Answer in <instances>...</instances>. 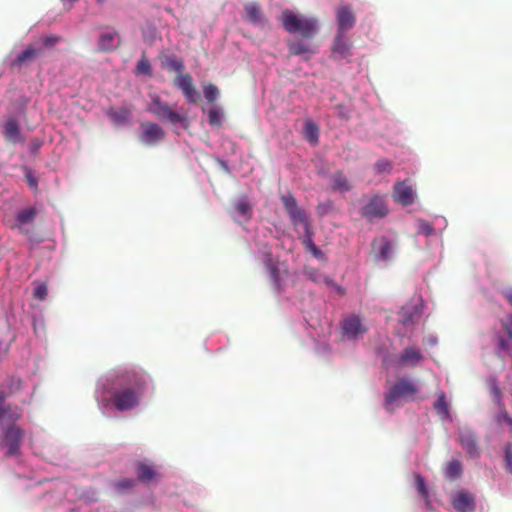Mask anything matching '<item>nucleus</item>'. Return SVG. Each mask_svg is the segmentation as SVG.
Instances as JSON below:
<instances>
[{
	"label": "nucleus",
	"instance_id": "nucleus-20",
	"mask_svg": "<svg viewBox=\"0 0 512 512\" xmlns=\"http://www.w3.org/2000/svg\"><path fill=\"white\" fill-rule=\"evenodd\" d=\"M245 20L253 25H261L264 23V16L261 8L256 2H248L244 5Z\"/></svg>",
	"mask_w": 512,
	"mask_h": 512
},
{
	"label": "nucleus",
	"instance_id": "nucleus-14",
	"mask_svg": "<svg viewBox=\"0 0 512 512\" xmlns=\"http://www.w3.org/2000/svg\"><path fill=\"white\" fill-rule=\"evenodd\" d=\"M415 193L406 182H398L394 186L393 198L403 206L411 205L414 202Z\"/></svg>",
	"mask_w": 512,
	"mask_h": 512
},
{
	"label": "nucleus",
	"instance_id": "nucleus-45",
	"mask_svg": "<svg viewBox=\"0 0 512 512\" xmlns=\"http://www.w3.org/2000/svg\"><path fill=\"white\" fill-rule=\"evenodd\" d=\"M498 409H499V413L496 416L497 422L498 423H502V422L506 423L511 428V431H512V417H510L509 414L507 413L505 404L503 403V408H498Z\"/></svg>",
	"mask_w": 512,
	"mask_h": 512
},
{
	"label": "nucleus",
	"instance_id": "nucleus-30",
	"mask_svg": "<svg viewBox=\"0 0 512 512\" xmlns=\"http://www.w3.org/2000/svg\"><path fill=\"white\" fill-rule=\"evenodd\" d=\"M234 208L239 216L247 220L252 217V206L246 198L239 199L234 204Z\"/></svg>",
	"mask_w": 512,
	"mask_h": 512
},
{
	"label": "nucleus",
	"instance_id": "nucleus-6",
	"mask_svg": "<svg viewBox=\"0 0 512 512\" xmlns=\"http://www.w3.org/2000/svg\"><path fill=\"white\" fill-rule=\"evenodd\" d=\"M417 392L416 386L405 379L399 380L389 391L385 397V408L392 412L394 402L406 396H411Z\"/></svg>",
	"mask_w": 512,
	"mask_h": 512
},
{
	"label": "nucleus",
	"instance_id": "nucleus-11",
	"mask_svg": "<svg viewBox=\"0 0 512 512\" xmlns=\"http://www.w3.org/2000/svg\"><path fill=\"white\" fill-rule=\"evenodd\" d=\"M341 326L343 336L349 340L356 339L359 335L367 332V328L362 324L357 315H350L343 319Z\"/></svg>",
	"mask_w": 512,
	"mask_h": 512
},
{
	"label": "nucleus",
	"instance_id": "nucleus-27",
	"mask_svg": "<svg viewBox=\"0 0 512 512\" xmlns=\"http://www.w3.org/2000/svg\"><path fill=\"white\" fill-rule=\"evenodd\" d=\"M488 388L490 395L493 398V401L497 405L498 408H503V394L501 389L498 386L497 380L495 378H491L488 382Z\"/></svg>",
	"mask_w": 512,
	"mask_h": 512
},
{
	"label": "nucleus",
	"instance_id": "nucleus-44",
	"mask_svg": "<svg viewBox=\"0 0 512 512\" xmlns=\"http://www.w3.org/2000/svg\"><path fill=\"white\" fill-rule=\"evenodd\" d=\"M504 462L507 472L512 474V443H507L504 449Z\"/></svg>",
	"mask_w": 512,
	"mask_h": 512
},
{
	"label": "nucleus",
	"instance_id": "nucleus-7",
	"mask_svg": "<svg viewBox=\"0 0 512 512\" xmlns=\"http://www.w3.org/2000/svg\"><path fill=\"white\" fill-rule=\"evenodd\" d=\"M36 214V209L32 207L18 211L16 214L15 222L9 225L10 229H17L19 233L31 239Z\"/></svg>",
	"mask_w": 512,
	"mask_h": 512
},
{
	"label": "nucleus",
	"instance_id": "nucleus-50",
	"mask_svg": "<svg viewBox=\"0 0 512 512\" xmlns=\"http://www.w3.org/2000/svg\"><path fill=\"white\" fill-rule=\"evenodd\" d=\"M501 326L506 332L507 336L512 339V314L507 315L501 320Z\"/></svg>",
	"mask_w": 512,
	"mask_h": 512
},
{
	"label": "nucleus",
	"instance_id": "nucleus-23",
	"mask_svg": "<svg viewBox=\"0 0 512 512\" xmlns=\"http://www.w3.org/2000/svg\"><path fill=\"white\" fill-rule=\"evenodd\" d=\"M289 54L292 56L313 54L314 50L304 40H291L287 43Z\"/></svg>",
	"mask_w": 512,
	"mask_h": 512
},
{
	"label": "nucleus",
	"instance_id": "nucleus-41",
	"mask_svg": "<svg viewBox=\"0 0 512 512\" xmlns=\"http://www.w3.org/2000/svg\"><path fill=\"white\" fill-rule=\"evenodd\" d=\"M136 71L142 75H149L151 73V65L144 55L138 60Z\"/></svg>",
	"mask_w": 512,
	"mask_h": 512
},
{
	"label": "nucleus",
	"instance_id": "nucleus-48",
	"mask_svg": "<svg viewBox=\"0 0 512 512\" xmlns=\"http://www.w3.org/2000/svg\"><path fill=\"white\" fill-rule=\"evenodd\" d=\"M497 345L501 351H504V352L512 351V339H510L509 337H508V339H506L502 336H499L498 340H497Z\"/></svg>",
	"mask_w": 512,
	"mask_h": 512
},
{
	"label": "nucleus",
	"instance_id": "nucleus-31",
	"mask_svg": "<svg viewBox=\"0 0 512 512\" xmlns=\"http://www.w3.org/2000/svg\"><path fill=\"white\" fill-rule=\"evenodd\" d=\"M333 188L340 191H349L351 185L347 177L342 172H336L332 177Z\"/></svg>",
	"mask_w": 512,
	"mask_h": 512
},
{
	"label": "nucleus",
	"instance_id": "nucleus-52",
	"mask_svg": "<svg viewBox=\"0 0 512 512\" xmlns=\"http://www.w3.org/2000/svg\"><path fill=\"white\" fill-rule=\"evenodd\" d=\"M305 275L314 282H319L322 279V275L313 268H309L305 270Z\"/></svg>",
	"mask_w": 512,
	"mask_h": 512
},
{
	"label": "nucleus",
	"instance_id": "nucleus-24",
	"mask_svg": "<svg viewBox=\"0 0 512 512\" xmlns=\"http://www.w3.org/2000/svg\"><path fill=\"white\" fill-rule=\"evenodd\" d=\"M289 215V218L294 226L296 225H302L304 228V232L311 229L309 218L304 210L301 208H298L297 210L291 212Z\"/></svg>",
	"mask_w": 512,
	"mask_h": 512
},
{
	"label": "nucleus",
	"instance_id": "nucleus-40",
	"mask_svg": "<svg viewBox=\"0 0 512 512\" xmlns=\"http://www.w3.org/2000/svg\"><path fill=\"white\" fill-rule=\"evenodd\" d=\"M204 97L208 102H214L219 94L218 88L213 84H208L203 88Z\"/></svg>",
	"mask_w": 512,
	"mask_h": 512
},
{
	"label": "nucleus",
	"instance_id": "nucleus-19",
	"mask_svg": "<svg viewBox=\"0 0 512 512\" xmlns=\"http://www.w3.org/2000/svg\"><path fill=\"white\" fill-rule=\"evenodd\" d=\"M3 135L6 141L16 144L22 141L20 127L15 118H9L3 125Z\"/></svg>",
	"mask_w": 512,
	"mask_h": 512
},
{
	"label": "nucleus",
	"instance_id": "nucleus-47",
	"mask_svg": "<svg viewBox=\"0 0 512 512\" xmlns=\"http://www.w3.org/2000/svg\"><path fill=\"white\" fill-rule=\"evenodd\" d=\"M374 169L377 173H390L392 170V163L381 159L375 163Z\"/></svg>",
	"mask_w": 512,
	"mask_h": 512
},
{
	"label": "nucleus",
	"instance_id": "nucleus-46",
	"mask_svg": "<svg viewBox=\"0 0 512 512\" xmlns=\"http://www.w3.org/2000/svg\"><path fill=\"white\" fill-rule=\"evenodd\" d=\"M209 124L212 126L222 125V114L217 109H211L208 113Z\"/></svg>",
	"mask_w": 512,
	"mask_h": 512
},
{
	"label": "nucleus",
	"instance_id": "nucleus-53",
	"mask_svg": "<svg viewBox=\"0 0 512 512\" xmlns=\"http://www.w3.org/2000/svg\"><path fill=\"white\" fill-rule=\"evenodd\" d=\"M26 182L31 188H36L38 185L37 178L30 172L27 171L25 174Z\"/></svg>",
	"mask_w": 512,
	"mask_h": 512
},
{
	"label": "nucleus",
	"instance_id": "nucleus-9",
	"mask_svg": "<svg viewBox=\"0 0 512 512\" xmlns=\"http://www.w3.org/2000/svg\"><path fill=\"white\" fill-rule=\"evenodd\" d=\"M140 127L142 130L140 141L145 145L153 146L165 137V131L154 122H143Z\"/></svg>",
	"mask_w": 512,
	"mask_h": 512
},
{
	"label": "nucleus",
	"instance_id": "nucleus-4",
	"mask_svg": "<svg viewBox=\"0 0 512 512\" xmlns=\"http://www.w3.org/2000/svg\"><path fill=\"white\" fill-rule=\"evenodd\" d=\"M147 111L153 114L160 121H167L171 124L183 123L186 117L173 111L167 102L161 100L158 95L151 96V102Z\"/></svg>",
	"mask_w": 512,
	"mask_h": 512
},
{
	"label": "nucleus",
	"instance_id": "nucleus-37",
	"mask_svg": "<svg viewBox=\"0 0 512 512\" xmlns=\"http://www.w3.org/2000/svg\"><path fill=\"white\" fill-rule=\"evenodd\" d=\"M415 485L419 495L429 504V491L424 478L419 474L415 475Z\"/></svg>",
	"mask_w": 512,
	"mask_h": 512
},
{
	"label": "nucleus",
	"instance_id": "nucleus-39",
	"mask_svg": "<svg viewBox=\"0 0 512 512\" xmlns=\"http://www.w3.org/2000/svg\"><path fill=\"white\" fill-rule=\"evenodd\" d=\"M392 253V244L385 238L380 240L379 244V257L382 260H388Z\"/></svg>",
	"mask_w": 512,
	"mask_h": 512
},
{
	"label": "nucleus",
	"instance_id": "nucleus-43",
	"mask_svg": "<svg viewBox=\"0 0 512 512\" xmlns=\"http://www.w3.org/2000/svg\"><path fill=\"white\" fill-rule=\"evenodd\" d=\"M182 93L190 103H196L200 99V94L194 84L182 90Z\"/></svg>",
	"mask_w": 512,
	"mask_h": 512
},
{
	"label": "nucleus",
	"instance_id": "nucleus-18",
	"mask_svg": "<svg viewBox=\"0 0 512 512\" xmlns=\"http://www.w3.org/2000/svg\"><path fill=\"white\" fill-rule=\"evenodd\" d=\"M424 359L420 349L414 347L405 348L399 358L401 366L414 367Z\"/></svg>",
	"mask_w": 512,
	"mask_h": 512
},
{
	"label": "nucleus",
	"instance_id": "nucleus-33",
	"mask_svg": "<svg viewBox=\"0 0 512 512\" xmlns=\"http://www.w3.org/2000/svg\"><path fill=\"white\" fill-rule=\"evenodd\" d=\"M280 199L287 214H290L299 208L296 199L291 193L281 195Z\"/></svg>",
	"mask_w": 512,
	"mask_h": 512
},
{
	"label": "nucleus",
	"instance_id": "nucleus-1",
	"mask_svg": "<svg viewBox=\"0 0 512 512\" xmlns=\"http://www.w3.org/2000/svg\"><path fill=\"white\" fill-rule=\"evenodd\" d=\"M149 377L143 372L129 371L117 378L112 402L118 411L135 408L144 393Z\"/></svg>",
	"mask_w": 512,
	"mask_h": 512
},
{
	"label": "nucleus",
	"instance_id": "nucleus-38",
	"mask_svg": "<svg viewBox=\"0 0 512 512\" xmlns=\"http://www.w3.org/2000/svg\"><path fill=\"white\" fill-rule=\"evenodd\" d=\"M3 388L8 390V392H5V394L9 396L14 392L20 390L21 380L15 377H8L3 384Z\"/></svg>",
	"mask_w": 512,
	"mask_h": 512
},
{
	"label": "nucleus",
	"instance_id": "nucleus-15",
	"mask_svg": "<svg viewBox=\"0 0 512 512\" xmlns=\"http://www.w3.org/2000/svg\"><path fill=\"white\" fill-rule=\"evenodd\" d=\"M43 53L42 47L28 45L26 49L20 53L12 62L11 67L21 69L23 65L35 60Z\"/></svg>",
	"mask_w": 512,
	"mask_h": 512
},
{
	"label": "nucleus",
	"instance_id": "nucleus-16",
	"mask_svg": "<svg viewBox=\"0 0 512 512\" xmlns=\"http://www.w3.org/2000/svg\"><path fill=\"white\" fill-rule=\"evenodd\" d=\"M420 317L421 313L415 305H405L399 311V322L405 327L415 325Z\"/></svg>",
	"mask_w": 512,
	"mask_h": 512
},
{
	"label": "nucleus",
	"instance_id": "nucleus-2",
	"mask_svg": "<svg viewBox=\"0 0 512 512\" xmlns=\"http://www.w3.org/2000/svg\"><path fill=\"white\" fill-rule=\"evenodd\" d=\"M279 20L286 32L300 34L304 39L314 38L319 30L317 18L296 14L289 9L281 13Z\"/></svg>",
	"mask_w": 512,
	"mask_h": 512
},
{
	"label": "nucleus",
	"instance_id": "nucleus-13",
	"mask_svg": "<svg viewBox=\"0 0 512 512\" xmlns=\"http://www.w3.org/2000/svg\"><path fill=\"white\" fill-rule=\"evenodd\" d=\"M453 508L460 512H472L475 509V498L467 490H460L452 496Z\"/></svg>",
	"mask_w": 512,
	"mask_h": 512
},
{
	"label": "nucleus",
	"instance_id": "nucleus-54",
	"mask_svg": "<svg viewBox=\"0 0 512 512\" xmlns=\"http://www.w3.org/2000/svg\"><path fill=\"white\" fill-rule=\"evenodd\" d=\"M503 296L507 302L512 306V287L506 288L502 291Z\"/></svg>",
	"mask_w": 512,
	"mask_h": 512
},
{
	"label": "nucleus",
	"instance_id": "nucleus-17",
	"mask_svg": "<svg viewBox=\"0 0 512 512\" xmlns=\"http://www.w3.org/2000/svg\"><path fill=\"white\" fill-rule=\"evenodd\" d=\"M351 49L352 44L345 33L337 32L332 46L333 53L338 54L341 58H347L352 54Z\"/></svg>",
	"mask_w": 512,
	"mask_h": 512
},
{
	"label": "nucleus",
	"instance_id": "nucleus-51",
	"mask_svg": "<svg viewBox=\"0 0 512 512\" xmlns=\"http://www.w3.org/2000/svg\"><path fill=\"white\" fill-rule=\"evenodd\" d=\"M48 294V290L45 284L38 285L34 290V297L39 300H44Z\"/></svg>",
	"mask_w": 512,
	"mask_h": 512
},
{
	"label": "nucleus",
	"instance_id": "nucleus-29",
	"mask_svg": "<svg viewBox=\"0 0 512 512\" xmlns=\"http://www.w3.org/2000/svg\"><path fill=\"white\" fill-rule=\"evenodd\" d=\"M137 478L140 481L148 482L156 476L155 470L144 463H139L136 469Z\"/></svg>",
	"mask_w": 512,
	"mask_h": 512
},
{
	"label": "nucleus",
	"instance_id": "nucleus-10",
	"mask_svg": "<svg viewBox=\"0 0 512 512\" xmlns=\"http://www.w3.org/2000/svg\"><path fill=\"white\" fill-rule=\"evenodd\" d=\"M459 443L471 458L479 457L477 437L469 427H461L458 430Z\"/></svg>",
	"mask_w": 512,
	"mask_h": 512
},
{
	"label": "nucleus",
	"instance_id": "nucleus-25",
	"mask_svg": "<svg viewBox=\"0 0 512 512\" xmlns=\"http://www.w3.org/2000/svg\"><path fill=\"white\" fill-rule=\"evenodd\" d=\"M433 407L441 419H449L450 418L449 407H448V403L446 400V395L443 391L441 393H439L437 400L434 402Z\"/></svg>",
	"mask_w": 512,
	"mask_h": 512
},
{
	"label": "nucleus",
	"instance_id": "nucleus-26",
	"mask_svg": "<svg viewBox=\"0 0 512 512\" xmlns=\"http://www.w3.org/2000/svg\"><path fill=\"white\" fill-rule=\"evenodd\" d=\"M303 244L308 251L312 253L315 258H323V252L315 245L313 241V232L311 229L304 232Z\"/></svg>",
	"mask_w": 512,
	"mask_h": 512
},
{
	"label": "nucleus",
	"instance_id": "nucleus-49",
	"mask_svg": "<svg viewBox=\"0 0 512 512\" xmlns=\"http://www.w3.org/2000/svg\"><path fill=\"white\" fill-rule=\"evenodd\" d=\"M60 41V37L57 35H46L40 38V42L45 47H52Z\"/></svg>",
	"mask_w": 512,
	"mask_h": 512
},
{
	"label": "nucleus",
	"instance_id": "nucleus-22",
	"mask_svg": "<svg viewBox=\"0 0 512 512\" xmlns=\"http://www.w3.org/2000/svg\"><path fill=\"white\" fill-rule=\"evenodd\" d=\"M132 109L130 107H120L118 109L110 108L106 114L109 119L117 126L126 124L131 117Z\"/></svg>",
	"mask_w": 512,
	"mask_h": 512
},
{
	"label": "nucleus",
	"instance_id": "nucleus-3",
	"mask_svg": "<svg viewBox=\"0 0 512 512\" xmlns=\"http://www.w3.org/2000/svg\"><path fill=\"white\" fill-rule=\"evenodd\" d=\"M24 430L17 425H8L2 428L0 449H5V457L19 456Z\"/></svg>",
	"mask_w": 512,
	"mask_h": 512
},
{
	"label": "nucleus",
	"instance_id": "nucleus-32",
	"mask_svg": "<svg viewBox=\"0 0 512 512\" xmlns=\"http://www.w3.org/2000/svg\"><path fill=\"white\" fill-rule=\"evenodd\" d=\"M304 134H305L306 139L310 143H314V144L317 143L319 130H318V127L316 126V124H314L312 121H307L305 123Z\"/></svg>",
	"mask_w": 512,
	"mask_h": 512
},
{
	"label": "nucleus",
	"instance_id": "nucleus-28",
	"mask_svg": "<svg viewBox=\"0 0 512 512\" xmlns=\"http://www.w3.org/2000/svg\"><path fill=\"white\" fill-rule=\"evenodd\" d=\"M462 474V465L458 460H451L445 468V477L449 480L458 479Z\"/></svg>",
	"mask_w": 512,
	"mask_h": 512
},
{
	"label": "nucleus",
	"instance_id": "nucleus-36",
	"mask_svg": "<svg viewBox=\"0 0 512 512\" xmlns=\"http://www.w3.org/2000/svg\"><path fill=\"white\" fill-rule=\"evenodd\" d=\"M193 79L188 73H181L174 79V86L180 89L181 91L192 86Z\"/></svg>",
	"mask_w": 512,
	"mask_h": 512
},
{
	"label": "nucleus",
	"instance_id": "nucleus-12",
	"mask_svg": "<svg viewBox=\"0 0 512 512\" xmlns=\"http://www.w3.org/2000/svg\"><path fill=\"white\" fill-rule=\"evenodd\" d=\"M337 32L345 33L351 30L356 22L355 15L350 5H340L336 9Z\"/></svg>",
	"mask_w": 512,
	"mask_h": 512
},
{
	"label": "nucleus",
	"instance_id": "nucleus-21",
	"mask_svg": "<svg viewBox=\"0 0 512 512\" xmlns=\"http://www.w3.org/2000/svg\"><path fill=\"white\" fill-rule=\"evenodd\" d=\"M119 44V37L116 31H107L100 35L98 49L102 52L114 50Z\"/></svg>",
	"mask_w": 512,
	"mask_h": 512
},
{
	"label": "nucleus",
	"instance_id": "nucleus-8",
	"mask_svg": "<svg viewBox=\"0 0 512 512\" xmlns=\"http://www.w3.org/2000/svg\"><path fill=\"white\" fill-rule=\"evenodd\" d=\"M6 397L7 394H5V390L0 389V421L2 423L15 425V423L22 418L23 409L18 405H6Z\"/></svg>",
	"mask_w": 512,
	"mask_h": 512
},
{
	"label": "nucleus",
	"instance_id": "nucleus-34",
	"mask_svg": "<svg viewBox=\"0 0 512 512\" xmlns=\"http://www.w3.org/2000/svg\"><path fill=\"white\" fill-rule=\"evenodd\" d=\"M135 485V480L131 478H123L113 482V488L120 494L132 489Z\"/></svg>",
	"mask_w": 512,
	"mask_h": 512
},
{
	"label": "nucleus",
	"instance_id": "nucleus-55",
	"mask_svg": "<svg viewBox=\"0 0 512 512\" xmlns=\"http://www.w3.org/2000/svg\"><path fill=\"white\" fill-rule=\"evenodd\" d=\"M98 3H103L105 2L106 0H96Z\"/></svg>",
	"mask_w": 512,
	"mask_h": 512
},
{
	"label": "nucleus",
	"instance_id": "nucleus-35",
	"mask_svg": "<svg viewBox=\"0 0 512 512\" xmlns=\"http://www.w3.org/2000/svg\"><path fill=\"white\" fill-rule=\"evenodd\" d=\"M165 66L168 70L178 72L179 74H181L185 68L183 61L175 56L167 57Z\"/></svg>",
	"mask_w": 512,
	"mask_h": 512
},
{
	"label": "nucleus",
	"instance_id": "nucleus-42",
	"mask_svg": "<svg viewBox=\"0 0 512 512\" xmlns=\"http://www.w3.org/2000/svg\"><path fill=\"white\" fill-rule=\"evenodd\" d=\"M267 267L269 270L271 280L277 287H279L281 282L279 269L272 263L271 260H268Z\"/></svg>",
	"mask_w": 512,
	"mask_h": 512
},
{
	"label": "nucleus",
	"instance_id": "nucleus-5",
	"mask_svg": "<svg viewBox=\"0 0 512 512\" xmlns=\"http://www.w3.org/2000/svg\"><path fill=\"white\" fill-rule=\"evenodd\" d=\"M389 210L385 198L378 194L373 195L369 201L361 208V215L368 221L384 218Z\"/></svg>",
	"mask_w": 512,
	"mask_h": 512
}]
</instances>
